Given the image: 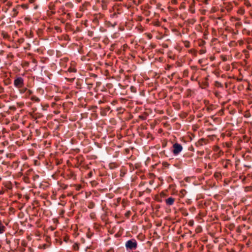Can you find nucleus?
Returning <instances> with one entry per match:
<instances>
[{
	"label": "nucleus",
	"mask_w": 252,
	"mask_h": 252,
	"mask_svg": "<svg viewBox=\"0 0 252 252\" xmlns=\"http://www.w3.org/2000/svg\"><path fill=\"white\" fill-rule=\"evenodd\" d=\"M214 150L215 151V152H220L221 151L220 150V147L218 146H216L214 147Z\"/></svg>",
	"instance_id": "obj_24"
},
{
	"label": "nucleus",
	"mask_w": 252,
	"mask_h": 252,
	"mask_svg": "<svg viewBox=\"0 0 252 252\" xmlns=\"http://www.w3.org/2000/svg\"><path fill=\"white\" fill-rule=\"evenodd\" d=\"M95 206V204L94 202L91 201V202H90L89 203V204H88V207L90 209H92L93 208H94V207Z\"/></svg>",
	"instance_id": "obj_18"
},
{
	"label": "nucleus",
	"mask_w": 252,
	"mask_h": 252,
	"mask_svg": "<svg viewBox=\"0 0 252 252\" xmlns=\"http://www.w3.org/2000/svg\"><path fill=\"white\" fill-rule=\"evenodd\" d=\"M64 60L65 61H68V59L67 58H64Z\"/></svg>",
	"instance_id": "obj_47"
},
{
	"label": "nucleus",
	"mask_w": 252,
	"mask_h": 252,
	"mask_svg": "<svg viewBox=\"0 0 252 252\" xmlns=\"http://www.w3.org/2000/svg\"><path fill=\"white\" fill-rule=\"evenodd\" d=\"M14 57V56L13 55V54L11 53H9L7 55V58H13Z\"/></svg>",
	"instance_id": "obj_27"
},
{
	"label": "nucleus",
	"mask_w": 252,
	"mask_h": 252,
	"mask_svg": "<svg viewBox=\"0 0 252 252\" xmlns=\"http://www.w3.org/2000/svg\"><path fill=\"white\" fill-rule=\"evenodd\" d=\"M232 165L231 163V160L229 159H226L225 164L223 165V167L224 168H228L229 165Z\"/></svg>",
	"instance_id": "obj_10"
},
{
	"label": "nucleus",
	"mask_w": 252,
	"mask_h": 252,
	"mask_svg": "<svg viewBox=\"0 0 252 252\" xmlns=\"http://www.w3.org/2000/svg\"><path fill=\"white\" fill-rule=\"evenodd\" d=\"M243 52H246H246H247V50H244V51H243Z\"/></svg>",
	"instance_id": "obj_51"
},
{
	"label": "nucleus",
	"mask_w": 252,
	"mask_h": 252,
	"mask_svg": "<svg viewBox=\"0 0 252 252\" xmlns=\"http://www.w3.org/2000/svg\"><path fill=\"white\" fill-rule=\"evenodd\" d=\"M100 30L102 32H104L105 31V30H103V29H101V28L100 29Z\"/></svg>",
	"instance_id": "obj_49"
},
{
	"label": "nucleus",
	"mask_w": 252,
	"mask_h": 252,
	"mask_svg": "<svg viewBox=\"0 0 252 252\" xmlns=\"http://www.w3.org/2000/svg\"><path fill=\"white\" fill-rule=\"evenodd\" d=\"M93 171H90L87 175V177L88 178H91L92 176H93Z\"/></svg>",
	"instance_id": "obj_29"
},
{
	"label": "nucleus",
	"mask_w": 252,
	"mask_h": 252,
	"mask_svg": "<svg viewBox=\"0 0 252 252\" xmlns=\"http://www.w3.org/2000/svg\"><path fill=\"white\" fill-rule=\"evenodd\" d=\"M19 89V93L21 94H25L26 91H27V90L28 89H27V88L26 87H23L21 89Z\"/></svg>",
	"instance_id": "obj_12"
},
{
	"label": "nucleus",
	"mask_w": 252,
	"mask_h": 252,
	"mask_svg": "<svg viewBox=\"0 0 252 252\" xmlns=\"http://www.w3.org/2000/svg\"><path fill=\"white\" fill-rule=\"evenodd\" d=\"M108 110H109L110 109V107H108L107 108H106Z\"/></svg>",
	"instance_id": "obj_50"
},
{
	"label": "nucleus",
	"mask_w": 252,
	"mask_h": 252,
	"mask_svg": "<svg viewBox=\"0 0 252 252\" xmlns=\"http://www.w3.org/2000/svg\"><path fill=\"white\" fill-rule=\"evenodd\" d=\"M104 15L101 13L96 14L94 15L92 21L95 25H98L99 20L102 19Z\"/></svg>",
	"instance_id": "obj_4"
},
{
	"label": "nucleus",
	"mask_w": 252,
	"mask_h": 252,
	"mask_svg": "<svg viewBox=\"0 0 252 252\" xmlns=\"http://www.w3.org/2000/svg\"><path fill=\"white\" fill-rule=\"evenodd\" d=\"M220 58L221 59V60L223 61V62H225V61H227V57L226 56H224V55H221L220 56Z\"/></svg>",
	"instance_id": "obj_25"
},
{
	"label": "nucleus",
	"mask_w": 252,
	"mask_h": 252,
	"mask_svg": "<svg viewBox=\"0 0 252 252\" xmlns=\"http://www.w3.org/2000/svg\"><path fill=\"white\" fill-rule=\"evenodd\" d=\"M175 199L172 197H170L165 200V202L167 206H171L174 203Z\"/></svg>",
	"instance_id": "obj_6"
},
{
	"label": "nucleus",
	"mask_w": 252,
	"mask_h": 252,
	"mask_svg": "<svg viewBox=\"0 0 252 252\" xmlns=\"http://www.w3.org/2000/svg\"><path fill=\"white\" fill-rule=\"evenodd\" d=\"M89 5V3L88 2H85L83 3L82 6L80 7V11H84L86 10H87V6Z\"/></svg>",
	"instance_id": "obj_8"
},
{
	"label": "nucleus",
	"mask_w": 252,
	"mask_h": 252,
	"mask_svg": "<svg viewBox=\"0 0 252 252\" xmlns=\"http://www.w3.org/2000/svg\"><path fill=\"white\" fill-rule=\"evenodd\" d=\"M117 1H122L123 0H117Z\"/></svg>",
	"instance_id": "obj_52"
},
{
	"label": "nucleus",
	"mask_w": 252,
	"mask_h": 252,
	"mask_svg": "<svg viewBox=\"0 0 252 252\" xmlns=\"http://www.w3.org/2000/svg\"><path fill=\"white\" fill-rule=\"evenodd\" d=\"M183 42L185 47L189 48L190 47V42L189 41L186 40L184 41Z\"/></svg>",
	"instance_id": "obj_19"
},
{
	"label": "nucleus",
	"mask_w": 252,
	"mask_h": 252,
	"mask_svg": "<svg viewBox=\"0 0 252 252\" xmlns=\"http://www.w3.org/2000/svg\"><path fill=\"white\" fill-rule=\"evenodd\" d=\"M103 102V101H102V100H99V101H98V103H99V104H101V103H102Z\"/></svg>",
	"instance_id": "obj_44"
},
{
	"label": "nucleus",
	"mask_w": 252,
	"mask_h": 252,
	"mask_svg": "<svg viewBox=\"0 0 252 252\" xmlns=\"http://www.w3.org/2000/svg\"><path fill=\"white\" fill-rule=\"evenodd\" d=\"M182 214L185 216H187L189 215L188 213L187 212V210H183L182 211Z\"/></svg>",
	"instance_id": "obj_32"
},
{
	"label": "nucleus",
	"mask_w": 252,
	"mask_h": 252,
	"mask_svg": "<svg viewBox=\"0 0 252 252\" xmlns=\"http://www.w3.org/2000/svg\"><path fill=\"white\" fill-rule=\"evenodd\" d=\"M7 4L9 6H10L11 5V3H10V2H8L7 3Z\"/></svg>",
	"instance_id": "obj_45"
},
{
	"label": "nucleus",
	"mask_w": 252,
	"mask_h": 252,
	"mask_svg": "<svg viewBox=\"0 0 252 252\" xmlns=\"http://www.w3.org/2000/svg\"><path fill=\"white\" fill-rule=\"evenodd\" d=\"M189 225H192L193 224V221H189Z\"/></svg>",
	"instance_id": "obj_39"
},
{
	"label": "nucleus",
	"mask_w": 252,
	"mask_h": 252,
	"mask_svg": "<svg viewBox=\"0 0 252 252\" xmlns=\"http://www.w3.org/2000/svg\"><path fill=\"white\" fill-rule=\"evenodd\" d=\"M207 141L208 140L207 139L204 138H201L199 139L197 142H196L195 145L197 147L202 146L203 145L206 144Z\"/></svg>",
	"instance_id": "obj_5"
},
{
	"label": "nucleus",
	"mask_w": 252,
	"mask_h": 252,
	"mask_svg": "<svg viewBox=\"0 0 252 252\" xmlns=\"http://www.w3.org/2000/svg\"><path fill=\"white\" fill-rule=\"evenodd\" d=\"M214 177L216 178H220L221 177V174L219 172H216L214 174Z\"/></svg>",
	"instance_id": "obj_23"
},
{
	"label": "nucleus",
	"mask_w": 252,
	"mask_h": 252,
	"mask_svg": "<svg viewBox=\"0 0 252 252\" xmlns=\"http://www.w3.org/2000/svg\"><path fill=\"white\" fill-rule=\"evenodd\" d=\"M82 0H75V1L78 3L80 2Z\"/></svg>",
	"instance_id": "obj_43"
},
{
	"label": "nucleus",
	"mask_w": 252,
	"mask_h": 252,
	"mask_svg": "<svg viewBox=\"0 0 252 252\" xmlns=\"http://www.w3.org/2000/svg\"><path fill=\"white\" fill-rule=\"evenodd\" d=\"M74 176V174L73 173H70L69 175H68L69 178H71Z\"/></svg>",
	"instance_id": "obj_36"
},
{
	"label": "nucleus",
	"mask_w": 252,
	"mask_h": 252,
	"mask_svg": "<svg viewBox=\"0 0 252 252\" xmlns=\"http://www.w3.org/2000/svg\"><path fill=\"white\" fill-rule=\"evenodd\" d=\"M205 53H206V50L205 49H202L200 50V51H199V54H204Z\"/></svg>",
	"instance_id": "obj_31"
},
{
	"label": "nucleus",
	"mask_w": 252,
	"mask_h": 252,
	"mask_svg": "<svg viewBox=\"0 0 252 252\" xmlns=\"http://www.w3.org/2000/svg\"><path fill=\"white\" fill-rule=\"evenodd\" d=\"M67 186H66L64 189H66V188H67Z\"/></svg>",
	"instance_id": "obj_53"
},
{
	"label": "nucleus",
	"mask_w": 252,
	"mask_h": 252,
	"mask_svg": "<svg viewBox=\"0 0 252 252\" xmlns=\"http://www.w3.org/2000/svg\"><path fill=\"white\" fill-rule=\"evenodd\" d=\"M62 9H63V10H62L63 13L62 14V15H65V18L64 19H66V20L67 19H70L71 17V14L69 13H66L64 8H63Z\"/></svg>",
	"instance_id": "obj_7"
},
{
	"label": "nucleus",
	"mask_w": 252,
	"mask_h": 252,
	"mask_svg": "<svg viewBox=\"0 0 252 252\" xmlns=\"http://www.w3.org/2000/svg\"><path fill=\"white\" fill-rule=\"evenodd\" d=\"M131 215V212L130 211H128L127 212H126V213H125V216L127 218H128L130 215Z\"/></svg>",
	"instance_id": "obj_28"
},
{
	"label": "nucleus",
	"mask_w": 252,
	"mask_h": 252,
	"mask_svg": "<svg viewBox=\"0 0 252 252\" xmlns=\"http://www.w3.org/2000/svg\"><path fill=\"white\" fill-rule=\"evenodd\" d=\"M65 6H66V7L69 8H72L74 6L73 4L71 2H66L65 3Z\"/></svg>",
	"instance_id": "obj_16"
},
{
	"label": "nucleus",
	"mask_w": 252,
	"mask_h": 252,
	"mask_svg": "<svg viewBox=\"0 0 252 252\" xmlns=\"http://www.w3.org/2000/svg\"><path fill=\"white\" fill-rule=\"evenodd\" d=\"M8 145V142H1L0 143V148H3L4 146H6Z\"/></svg>",
	"instance_id": "obj_21"
},
{
	"label": "nucleus",
	"mask_w": 252,
	"mask_h": 252,
	"mask_svg": "<svg viewBox=\"0 0 252 252\" xmlns=\"http://www.w3.org/2000/svg\"><path fill=\"white\" fill-rule=\"evenodd\" d=\"M94 35V32L92 31H89L88 32V35L89 36L92 37Z\"/></svg>",
	"instance_id": "obj_33"
},
{
	"label": "nucleus",
	"mask_w": 252,
	"mask_h": 252,
	"mask_svg": "<svg viewBox=\"0 0 252 252\" xmlns=\"http://www.w3.org/2000/svg\"><path fill=\"white\" fill-rule=\"evenodd\" d=\"M125 247L127 250H135L137 248V242L134 239L128 240L126 242Z\"/></svg>",
	"instance_id": "obj_1"
},
{
	"label": "nucleus",
	"mask_w": 252,
	"mask_h": 252,
	"mask_svg": "<svg viewBox=\"0 0 252 252\" xmlns=\"http://www.w3.org/2000/svg\"><path fill=\"white\" fill-rule=\"evenodd\" d=\"M215 95H216V96H219V93L216 92V93H215Z\"/></svg>",
	"instance_id": "obj_46"
},
{
	"label": "nucleus",
	"mask_w": 252,
	"mask_h": 252,
	"mask_svg": "<svg viewBox=\"0 0 252 252\" xmlns=\"http://www.w3.org/2000/svg\"><path fill=\"white\" fill-rule=\"evenodd\" d=\"M242 25V24L241 22H237L235 24V26L237 28L241 27Z\"/></svg>",
	"instance_id": "obj_26"
},
{
	"label": "nucleus",
	"mask_w": 252,
	"mask_h": 252,
	"mask_svg": "<svg viewBox=\"0 0 252 252\" xmlns=\"http://www.w3.org/2000/svg\"><path fill=\"white\" fill-rule=\"evenodd\" d=\"M21 6L23 8H28V6L26 4H22L21 5Z\"/></svg>",
	"instance_id": "obj_40"
},
{
	"label": "nucleus",
	"mask_w": 252,
	"mask_h": 252,
	"mask_svg": "<svg viewBox=\"0 0 252 252\" xmlns=\"http://www.w3.org/2000/svg\"><path fill=\"white\" fill-rule=\"evenodd\" d=\"M100 30L102 32H104L105 31V30H103V29H101V28L100 29Z\"/></svg>",
	"instance_id": "obj_48"
},
{
	"label": "nucleus",
	"mask_w": 252,
	"mask_h": 252,
	"mask_svg": "<svg viewBox=\"0 0 252 252\" xmlns=\"http://www.w3.org/2000/svg\"><path fill=\"white\" fill-rule=\"evenodd\" d=\"M33 93L32 91L30 89H28L25 94V96L26 97H29Z\"/></svg>",
	"instance_id": "obj_9"
},
{
	"label": "nucleus",
	"mask_w": 252,
	"mask_h": 252,
	"mask_svg": "<svg viewBox=\"0 0 252 252\" xmlns=\"http://www.w3.org/2000/svg\"><path fill=\"white\" fill-rule=\"evenodd\" d=\"M12 12H13V13L12 14V17H16L18 13V12L17 9L16 8H13Z\"/></svg>",
	"instance_id": "obj_15"
},
{
	"label": "nucleus",
	"mask_w": 252,
	"mask_h": 252,
	"mask_svg": "<svg viewBox=\"0 0 252 252\" xmlns=\"http://www.w3.org/2000/svg\"><path fill=\"white\" fill-rule=\"evenodd\" d=\"M245 11L243 9H240L239 10V13L241 14H243L244 13Z\"/></svg>",
	"instance_id": "obj_37"
},
{
	"label": "nucleus",
	"mask_w": 252,
	"mask_h": 252,
	"mask_svg": "<svg viewBox=\"0 0 252 252\" xmlns=\"http://www.w3.org/2000/svg\"><path fill=\"white\" fill-rule=\"evenodd\" d=\"M210 59L211 60V61H213L215 60V57L214 56H211L210 58Z\"/></svg>",
	"instance_id": "obj_38"
},
{
	"label": "nucleus",
	"mask_w": 252,
	"mask_h": 252,
	"mask_svg": "<svg viewBox=\"0 0 252 252\" xmlns=\"http://www.w3.org/2000/svg\"><path fill=\"white\" fill-rule=\"evenodd\" d=\"M173 154L175 156L178 155L183 150L182 146L178 143H176L173 145Z\"/></svg>",
	"instance_id": "obj_3"
},
{
	"label": "nucleus",
	"mask_w": 252,
	"mask_h": 252,
	"mask_svg": "<svg viewBox=\"0 0 252 252\" xmlns=\"http://www.w3.org/2000/svg\"><path fill=\"white\" fill-rule=\"evenodd\" d=\"M31 99L32 101L36 102H39L40 100V99L38 97H37L35 95L32 96Z\"/></svg>",
	"instance_id": "obj_11"
},
{
	"label": "nucleus",
	"mask_w": 252,
	"mask_h": 252,
	"mask_svg": "<svg viewBox=\"0 0 252 252\" xmlns=\"http://www.w3.org/2000/svg\"><path fill=\"white\" fill-rule=\"evenodd\" d=\"M60 20L61 22H62V23H63V24H64L66 21V19H65L63 18H61Z\"/></svg>",
	"instance_id": "obj_35"
},
{
	"label": "nucleus",
	"mask_w": 252,
	"mask_h": 252,
	"mask_svg": "<svg viewBox=\"0 0 252 252\" xmlns=\"http://www.w3.org/2000/svg\"><path fill=\"white\" fill-rule=\"evenodd\" d=\"M26 35L28 38H31L33 36V32L30 31L29 32H26L25 33Z\"/></svg>",
	"instance_id": "obj_14"
},
{
	"label": "nucleus",
	"mask_w": 252,
	"mask_h": 252,
	"mask_svg": "<svg viewBox=\"0 0 252 252\" xmlns=\"http://www.w3.org/2000/svg\"><path fill=\"white\" fill-rule=\"evenodd\" d=\"M4 150L3 149H0V154H1L3 153Z\"/></svg>",
	"instance_id": "obj_42"
},
{
	"label": "nucleus",
	"mask_w": 252,
	"mask_h": 252,
	"mask_svg": "<svg viewBox=\"0 0 252 252\" xmlns=\"http://www.w3.org/2000/svg\"><path fill=\"white\" fill-rule=\"evenodd\" d=\"M39 176L38 175H36L33 177V180H35L36 178H38Z\"/></svg>",
	"instance_id": "obj_41"
},
{
	"label": "nucleus",
	"mask_w": 252,
	"mask_h": 252,
	"mask_svg": "<svg viewBox=\"0 0 252 252\" xmlns=\"http://www.w3.org/2000/svg\"><path fill=\"white\" fill-rule=\"evenodd\" d=\"M5 227L0 222V234L3 233L5 231Z\"/></svg>",
	"instance_id": "obj_13"
},
{
	"label": "nucleus",
	"mask_w": 252,
	"mask_h": 252,
	"mask_svg": "<svg viewBox=\"0 0 252 252\" xmlns=\"http://www.w3.org/2000/svg\"><path fill=\"white\" fill-rule=\"evenodd\" d=\"M130 90L131 92L133 93H135L137 91L136 88L135 87L132 86L130 87Z\"/></svg>",
	"instance_id": "obj_22"
},
{
	"label": "nucleus",
	"mask_w": 252,
	"mask_h": 252,
	"mask_svg": "<svg viewBox=\"0 0 252 252\" xmlns=\"http://www.w3.org/2000/svg\"><path fill=\"white\" fill-rule=\"evenodd\" d=\"M55 29L57 32H61V31H62L61 29L60 28V27H58V26H55Z\"/></svg>",
	"instance_id": "obj_30"
},
{
	"label": "nucleus",
	"mask_w": 252,
	"mask_h": 252,
	"mask_svg": "<svg viewBox=\"0 0 252 252\" xmlns=\"http://www.w3.org/2000/svg\"><path fill=\"white\" fill-rule=\"evenodd\" d=\"M189 210H190V212L193 213V212H194L195 211V208L194 207H192L189 208Z\"/></svg>",
	"instance_id": "obj_34"
},
{
	"label": "nucleus",
	"mask_w": 252,
	"mask_h": 252,
	"mask_svg": "<svg viewBox=\"0 0 252 252\" xmlns=\"http://www.w3.org/2000/svg\"><path fill=\"white\" fill-rule=\"evenodd\" d=\"M14 86L17 89H21L24 85V79L21 77H17L14 80Z\"/></svg>",
	"instance_id": "obj_2"
},
{
	"label": "nucleus",
	"mask_w": 252,
	"mask_h": 252,
	"mask_svg": "<svg viewBox=\"0 0 252 252\" xmlns=\"http://www.w3.org/2000/svg\"><path fill=\"white\" fill-rule=\"evenodd\" d=\"M67 71L69 72H76L77 71V69L74 68V67H70L68 68Z\"/></svg>",
	"instance_id": "obj_17"
},
{
	"label": "nucleus",
	"mask_w": 252,
	"mask_h": 252,
	"mask_svg": "<svg viewBox=\"0 0 252 252\" xmlns=\"http://www.w3.org/2000/svg\"><path fill=\"white\" fill-rule=\"evenodd\" d=\"M223 145L226 146L227 148H230L232 146V142H225L223 144Z\"/></svg>",
	"instance_id": "obj_20"
}]
</instances>
